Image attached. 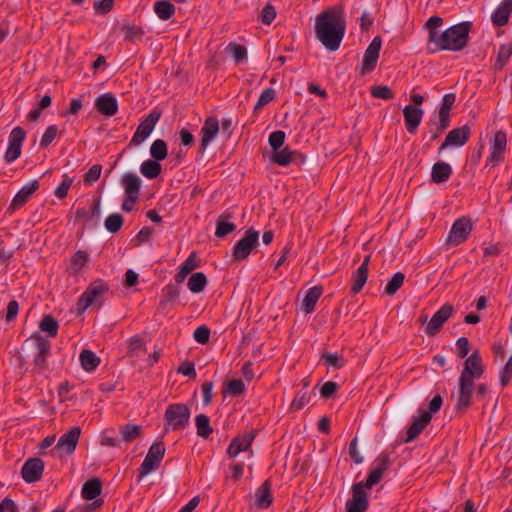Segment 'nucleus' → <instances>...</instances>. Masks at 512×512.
<instances>
[{"mask_svg": "<svg viewBox=\"0 0 512 512\" xmlns=\"http://www.w3.org/2000/svg\"><path fill=\"white\" fill-rule=\"evenodd\" d=\"M295 155V152L290 150L288 147H285L284 149L276 150L274 151L273 155V161L281 166H286L289 163H291L293 156Z\"/></svg>", "mask_w": 512, "mask_h": 512, "instance_id": "nucleus-45", "label": "nucleus"}, {"mask_svg": "<svg viewBox=\"0 0 512 512\" xmlns=\"http://www.w3.org/2000/svg\"><path fill=\"white\" fill-rule=\"evenodd\" d=\"M259 233L253 228H249L245 235L235 244L233 248V259L243 261L248 258L253 248L258 243Z\"/></svg>", "mask_w": 512, "mask_h": 512, "instance_id": "nucleus-6", "label": "nucleus"}, {"mask_svg": "<svg viewBox=\"0 0 512 512\" xmlns=\"http://www.w3.org/2000/svg\"><path fill=\"white\" fill-rule=\"evenodd\" d=\"M368 278V271H365L364 266H359L358 269L352 276L351 291L353 294H357L361 291Z\"/></svg>", "mask_w": 512, "mask_h": 512, "instance_id": "nucleus-38", "label": "nucleus"}, {"mask_svg": "<svg viewBox=\"0 0 512 512\" xmlns=\"http://www.w3.org/2000/svg\"><path fill=\"white\" fill-rule=\"evenodd\" d=\"M276 17V10L271 4H267L261 11L260 20L264 24H270Z\"/></svg>", "mask_w": 512, "mask_h": 512, "instance_id": "nucleus-60", "label": "nucleus"}, {"mask_svg": "<svg viewBox=\"0 0 512 512\" xmlns=\"http://www.w3.org/2000/svg\"><path fill=\"white\" fill-rule=\"evenodd\" d=\"M245 391V384L240 379L228 381L224 386V393L232 396L241 395Z\"/></svg>", "mask_w": 512, "mask_h": 512, "instance_id": "nucleus-50", "label": "nucleus"}, {"mask_svg": "<svg viewBox=\"0 0 512 512\" xmlns=\"http://www.w3.org/2000/svg\"><path fill=\"white\" fill-rule=\"evenodd\" d=\"M38 187L39 182L37 180H34L23 186L13 198L10 209L16 210L23 206L28 201L30 196L38 189Z\"/></svg>", "mask_w": 512, "mask_h": 512, "instance_id": "nucleus-25", "label": "nucleus"}, {"mask_svg": "<svg viewBox=\"0 0 512 512\" xmlns=\"http://www.w3.org/2000/svg\"><path fill=\"white\" fill-rule=\"evenodd\" d=\"M207 285V278L202 272H197L191 275L188 280V289L193 293L202 292Z\"/></svg>", "mask_w": 512, "mask_h": 512, "instance_id": "nucleus-39", "label": "nucleus"}, {"mask_svg": "<svg viewBox=\"0 0 512 512\" xmlns=\"http://www.w3.org/2000/svg\"><path fill=\"white\" fill-rule=\"evenodd\" d=\"M338 390V384L333 381H328L320 389V394L323 398L327 399L332 397Z\"/></svg>", "mask_w": 512, "mask_h": 512, "instance_id": "nucleus-64", "label": "nucleus"}, {"mask_svg": "<svg viewBox=\"0 0 512 512\" xmlns=\"http://www.w3.org/2000/svg\"><path fill=\"white\" fill-rule=\"evenodd\" d=\"M454 307L446 303L444 304L428 321L425 333L428 336H435L441 330L443 324L452 316Z\"/></svg>", "mask_w": 512, "mask_h": 512, "instance_id": "nucleus-11", "label": "nucleus"}, {"mask_svg": "<svg viewBox=\"0 0 512 512\" xmlns=\"http://www.w3.org/2000/svg\"><path fill=\"white\" fill-rule=\"evenodd\" d=\"M405 275L401 272H397L393 275L392 279L388 282L385 287V293L387 295H394L398 289L403 285Z\"/></svg>", "mask_w": 512, "mask_h": 512, "instance_id": "nucleus-49", "label": "nucleus"}, {"mask_svg": "<svg viewBox=\"0 0 512 512\" xmlns=\"http://www.w3.org/2000/svg\"><path fill=\"white\" fill-rule=\"evenodd\" d=\"M121 184L124 187L125 194L128 197L139 198L141 180L133 173H127L122 176Z\"/></svg>", "mask_w": 512, "mask_h": 512, "instance_id": "nucleus-26", "label": "nucleus"}, {"mask_svg": "<svg viewBox=\"0 0 512 512\" xmlns=\"http://www.w3.org/2000/svg\"><path fill=\"white\" fill-rule=\"evenodd\" d=\"M470 134L471 129L468 125L452 129L440 146L439 152L441 153L449 146H463L468 141Z\"/></svg>", "mask_w": 512, "mask_h": 512, "instance_id": "nucleus-16", "label": "nucleus"}, {"mask_svg": "<svg viewBox=\"0 0 512 512\" xmlns=\"http://www.w3.org/2000/svg\"><path fill=\"white\" fill-rule=\"evenodd\" d=\"M57 126L56 125H51L49 126L44 135L42 136V139L40 141V146L42 148H46L57 136Z\"/></svg>", "mask_w": 512, "mask_h": 512, "instance_id": "nucleus-59", "label": "nucleus"}, {"mask_svg": "<svg viewBox=\"0 0 512 512\" xmlns=\"http://www.w3.org/2000/svg\"><path fill=\"white\" fill-rule=\"evenodd\" d=\"M512 12V0H503L491 16L495 26H504L508 23Z\"/></svg>", "mask_w": 512, "mask_h": 512, "instance_id": "nucleus-27", "label": "nucleus"}, {"mask_svg": "<svg viewBox=\"0 0 512 512\" xmlns=\"http://www.w3.org/2000/svg\"><path fill=\"white\" fill-rule=\"evenodd\" d=\"M44 461L41 458L33 457L25 461L21 468V476L26 483H34L42 478L44 472Z\"/></svg>", "mask_w": 512, "mask_h": 512, "instance_id": "nucleus-12", "label": "nucleus"}, {"mask_svg": "<svg viewBox=\"0 0 512 512\" xmlns=\"http://www.w3.org/2000/svg\"><path fill=\"white\" fill-rule=\"evenodd\" d=\"M431 419L432 416L429 412L421 411L419 417L415 418L412 424L408 427L404 442L409 443L415 440L424 430V428L429 424Z\"/></svg>", "mask_w": 512, "mask_h": 512, "instance_id": "nucleus-22", "label": "nucleus"}, {"mask_svg": "<svg viewBox=\"0 0 512 512\" xmlns=\"http://www.w3.org/2000/svg\"><path fill=\"white\" fill-rule=\"evenodd\" d=\"M322 358L326 364L334 368L340 369L343 366L342 356L339 354L324 353Z\"/></svg>", "mask_w": 512, "mask_h": 512, "instance_id": "nucleus-61", "label": "nucleus"}, {"mask_svg": "<svg viewBox=\"0 0 512 512\" xmlns=\"http://www.w3.org/2000/svg\"><path fill=\"white\" fill-rule=\"evenodd\" d=\"M235 62L239 63L247 58V50L243 45L230 43L228 46Z\"/></svg>", "mask_w": 512, "mask_h": 512, "instance_id": "nucleus-54", "label": "nucleus"}, {"mask_svg": "<svg viewBox=\"0 0 512 512\" xmlns=\"http://www.w3.org/2000/svg\"><path fill=\"white\" fill-rule=\"evenodd\" d=\"M109 290V285L101 279L92 282L81 297L78 299L77 308L79 313H83L91 304L97 301Z\"/></svg>", "mask_w": 512, "mask_h": 512, "instance_id": "nucleus-4", "label": "nucleus"}, {"mask_svg": "<svg viewBox=\"0 0 512 512\" xmlns=\"http://www.w3.org/2000/svg\"><path fill=\"white\" fill-rule=\"evenodd\" d=\"M193 337H194L196 342H198L200 344H206L209 341L210 329L207 326H205V325L199 326L194 331Z\"/></svg>", "mask_w": 512, "mask_h": 512, "instance_id": "nucleus-58", "label": "nucleus"}, {"mask_svg": "<svg viewBox=\"0 0 512 512\" xmlns=\"http://www.w3.org/2000/svg\"><path fill=\"white\" fill-rule=\"evenodd\" d=\"M312 397L307 391H300L296 394L295 398L291 402L290 409L292 411H298L304 408L307 404L310 403Z\"/></svg>", "mask_w": 512, "mask_h": 512, "instance_id": "nucleus-47", "label": "nucleus"}, {"mask_svg": "<svg viewBox=\"0 0 512 512\" xmlns=\"http://www.w3.org/2000/svg\"><path fill=\"white\" fill-rule=\"evenodd\" d=\"M255 437L254 431H249L244 433L243 435H239L232 439L228 449L227 454L229 457L234 458L240 452L246 451L250 448Z\"/></svg>", "mask_w": 512, "mask_h": 512, "instance_id": "nucleus-18", "label": "nucleus"}, {"mask_svg": "<svg viewBox=\"0 0 512 512\" xmlns=\"http://www.w3.org/2000/svg\"><path fill=\"white\" fill-rule=\"evenodd\" d=\"M190 409L186 404L177 403L167 406L164 420L165 430H182L185 429L190 421Z\"/></svg>", "mask_w": 512, "mask_h": 512, "instance_id": "nucleus-3", "label": "nucleus"}, {"mask_svg": "<svg viewBox=\"0 0 512 512\" xmlns=\"http://www.w3.org/2000/svg\"><path fill=\"white\" fill-rule=\"evenodd\" d=\"M123 31L125 33V40L126 41H130V42H133L135 41L136 39H139L142 37V35L144 34V31L142 29V27L140 26H125L123 28Z\"/></svg>", "mask_w": 512, "mask_h": 512, "instance_id": "nucleus-55", "label": "nucleus"}, {"mask_svg": "<svg viewBox=\"0 0 512 512\" xmlns=\"http://www.w3.org/2000/svg\"><path fill=\"white\" fill-rule=\"evenodd\" d=\"M165 295L163 300L160 302V306L164 308L168 303L176 300L180 295V289L173 285H168L164 289Z\"/></svg>", "mask_w": 512, "mask_h": 512, "instance_id": "nucleus-52", "label": "nucleus"}, {"mask_svg": "<svg viewBox=\"0 0 512 512\" xmlns=\"http://www.w3.org/2000/svg\"><path fill=\"white\" fill-rule=\"evenodd\" d=\"M483 372L484 368L482 365V359L479 351L476 350L466 358L460 378L474 381V379L481 377Z\"/></svg>", "mask_w": 512, "mask_h": 512, "instance_id": "nucleus-13", "label": "nucleus"}, {"mask_svg": "<svg viewBox=\"0 0 512 512\" xmlns=\"http://www.w3.org/2000/svg\"><path fill=\"white\" fill-rule=\"evenodd\" d=\"M472 231V223L469 218L462 217L457 219L449 232L447 243L450 245H459L466 241Z\"/></svg>", "mask_w": 512, "mask_h": 512, "instance_id": "nucleus-9", "label": "nucleus"}, {"mask_svg": "<svg viewBox=\"0 0 512 512\" xmlns=\"http://www.w3.org/2000/svg\"><path fill=\"white\" fill-rule=\"evenodd\" d=\"M119 432L124 442H132L141 435L142 428L140 425L125 424L120 427Z\"/></svg>", "mask_w": 512, "mask_h": 512, "instance_id": "nucleus-37", "label": "nucleus"}, {"mask_svg": "<svg viewBox=\"0 0 512 512\" xmlns=\"http://www.w3.org/2000/svg\"><path fill=\"white\" fill-rule=\"evenodd\" d=\"M272 502L271 484L269 480H266L256 491L255 505L260 509H267Z\"/></svg>", "mask_w": 512, "mask_h": 512, "instance_id": "nucleus-28", "label": "nucleus"}, {"mask_svg": "<svg viewBox=\"0 0 512 512\" xmlns=\"http://www.w3.org/2000/svg\"><path fill=\"white\" fill-rule=\"evenodd\" d=\"M79 359L82 368L87 372L95 370L100 364V358L94 352L88 349L82 350Z\"/></svg>", "mask_w": 512, "mask_h": 512, "instance_id": "nucleus-34", "label": "nucleus"}, {"mask_svg": "<svg viewBox=\"0 0 512 512\" xmlns=\"http://www.w3.org/2000/svg\"><path fill=\"white\" fill-rule=\"evenodd\" d=\"M25 137L26 132L22 127L18 126L12 129L9 135L8 147L4 156L7 163H12L20 157Z\"/></svg>", "mask_w": 512, "mask_h": 512, "instance_id": "nucleus-8", "label": "nucleus"}, {"mask_svg": "<svg viewBox=\"0 0 512 512\" xmlns=\"http://www.w3.org/2000/svg\"><path fill=\"white\" fill-rule=\"evenodd\" d=\"M151 157L156 161H162L167 157V144L162 139L155 140L150 147Z\"/></svg>", "mask_w": 512, "mask_h": 512, "instance_id": "nucleus-43", "label": "nucleus"}, {"mask_svg": "<svg viewBox=\"0 0 512 512\" xmlns=\"http://www.w3.org/2000/svg\"><path fill=\"white\" fill-rule=\"evenodd\" d=\"M275 97V90L272 89V88H266L265 90L262 91L255 107H254V110L257 111V110H260L262 109L265 105H267L269 102H271Z\"/></svg>", "mask_w": 512, "mask_h": 512, "instance_id": "nucleus-53", "label": "nucleus"}, {"mask_svg": "<svg viewBox=\"0 0 512 512\" xmlns=\"http://www.w3.org/2000/svg\"><path fill=\"white\" fill-rule=\"evenodd\" d=\"M123 225V217L121 214L119 213H113V214H110L106 219H105V222H104V226L105 228L110 232V233H116L118 232L121 227Z\"/></svg>", "mask_w": 512, "mask_h": 512, "instance_id": "nucleus-44", "label": "nucleus"}, {"mask_svg": "<svg viewBox=\"0 0 512 512\" xmlns=\"http://www.w3.org/2000/svg\"><path fill=\"white\" fill-rule=\"evenodd\" d=\"M80 434V427H72L59 438L56 446L51 450V453L63 452L66 455H71L76 449Z\"/></svg>", "mask_w": 512, "mask_h": 512, "instance_id": "nucleus-10", "label": "nucleus"}, {"mask_svg": "<svg viewBox=\"0 0 512 512\" xmlns=\"http://www.w3.org/2000/svg\"><path fill=\"white\" fill-rule=\"evenodd\" d=\"M511 55L512 43L501 45L498 51L496 62L494 64L495 69L501 70L506 65Z\"/></svg>", "mask_w": 512, "mask_h": 512, "instance_id": "nucleus-42", "label": "nucleus"}, {"mask_svg": "<svg viewBox=\"0 0 512 512\" xmlns=\"http://www.w3.org/2000/svg\"><path fill=\"white\" fill-rule=\"evenodd\" d=\"M423 115L424 111L421 108L412 105H407L403 109L405 125L409 133L413 134L416 132L418 126L422 121Z\"/></svg>", "mask_w": 512, "mask_h": 512, "instance_id": "nucleus-23", "label": "nucleus"}, {"mask_svg": "<svg viewBox=\"0 0 512 512\" xmlns=\"http://www.w3.org/2000/svg\"><path fill=\"white\" fill-rule=\"evenodd\" d=\"M102 493V482L99 478H92L86 481L82 487V497L85 500H94Z\"/></svg>", "mask_w": 512, "mask_h": 512, "instance_id": "nucleus-30", "label": "nucleus"}, {"mask_svg": "<svg viewBox=\"0 0 512 512\" xmlns=\"http://www.w3.org/2000/svg\"><path fill=\"white\" fill-rule=\"evenodd\" d=\"M140 171L145 177L154 179L160 175L161 165L154 159L146 160L141 164Z\"/></svg>", "mask_w": 512, "mask_h": 512, "instance_id": "nucleus-40", "label": "nucleus"}, {"mask_svg": "<svg viewBox=\"0 0 512 512\" xmlns=\"http://www.w3.org/2000/svg\"><path fill=\"white\" fill-rule=\"evenodd\" d=\"M144 340L138 336L131 337L129 339L128 355L138 356L140 352H145Z\"/></svg>", "mask_w": 512, "mask_h": 512, "instance_id": "nucleus-51", "label": "nucleus"}, {"mask_svg": "<svg viewBox=\"0 0 512 512\" xmlns=\"http://www.w3.org/2000/svg\"><path fill=\"white\" fill-rule=\"evenodd\" d=\"M474 388V381H469L461 378L459 379V392L458 400L456 403L457 410L465 411L470 406Z\"/></svg>", "mask_w": 512, "mask_h": 512, "instance_id": "nucleus-20", "label": "nucleus"}, {"mask_svg": "<svg viewBox=\"0 0 512 512\" xmlns=\"http://www.w3.org/2000/svg\"><path fill=\"white\" fill-rule=\"evenodd\" d=\"M370 93L377 99L391 100L394 98L393 91L386 85H374L370 88Z\"/></svg>", "mask_w": 512, "mask_h": 512, "instance_id": "nucleus-48", "label": "nucleus"}, {"mask_svg": "<svg viewBox=\"0 0 512 512\" xmlns=\"http://www.w3.org/2000/svg\"><path fill=\"white\" fill-rule=\"evenodd\" d=\"M452 174L451 166L446 162H437L432 166L431 181L433 183L446 182Z\"/></svg>", "mask_w": 512, "mask_h": 512, "instance_id": "nucleus-29", "label": "nucleus"}, {"mask_svg": "<svg viewBox=\"0 0 512 512\" xmlns=\"http://www.w3.org/2000/svg\"><path fill=\"white\" fill-rule=\"evenodd\" d=\"M161 117V112L154 109L152 110L146 118L140 122L138 125L136 132L134 133L130 145L138 146L142 142H144L149 135L152 133L156 123L159 121Z\"/></svg>", "mask_w": 512, "mask_h": 512, "instance_id": "nucleus-7", "label": "nucleus"}, {"mask_svg": "<svg viewBox=\"0 0 512 512\" xmlns=\"http://www.w3.org/2000/svg\"><path fill=\"white\" fill-rule=\"evenodd\" d=\"M367 507L368 500L363 482L354 484L352 487V498L346 503V512H364Z\"/></svg>", "mask_w": 512, "mask_h": 512, "instance_id": "nucleus-15", "label": "nucleus"}, {"mask_svg": "<svg viewBox=\"0 0 512 512\" xmlns=\"http://www.w3.org/2000/svg\"><path fill=\"white\" fill-rule=\"evenodd\" d=\"M197 267L198 263L196 261V252H192L184 261L180 269L183 271V273H187L189 275Z\"/></svg>", "mask_w": 512, "mask_h": 512, "instance_id": "nucleus-62", "label": "nucleus"}, {"mask_svg": "<svg viewBox=\"0 0 512 512\" xmlns=\"http://www.w3.org/2000/svg\"><path fill=\"white\" fill-rule=\"evenodd\" d=\"M321 295L322 287L320 286H314L307 291L302 302V310L304 311V313L309 314L314 310L315 305L319 298L321 297Z\"/></svg>", "mask_w": 512, "mask_h": 512, "instance_id": "nucleus-31", "label": "nucleus"}, {"mask_svg": "<svg viewBox=\"0 0 512 512\" xmlns=\"http://www.w3.org/2000/svg\"><path fill=\"white\" fill-rule=\"evenodd\" d=\"M381 45L382 38L380 36L374 37L364 53L361 74L369 73L375 69Z\"/></svg>", "mask_w": 512, "mask_h": 512, "instance_id": "nucleus-14", "label": "nucleus"}, {"mask_svg": "<svg viewBox=\"0 0 512 512\" xmlns=\"http://www.w3.org/2000/svg\"><path fill=\"white\" fill-rule=\"evenodd\" d=\"M175 6L168 0H160L154 3V12L159 19L166 21L175 14Z\"/></svg>", "mask_w": 512, "mask_h": 512, "instance_id": "nucleus-35", "label": "nucleus"}, {"mask_svg": "<svg viewBox=\"0 0 512 512\" xmlns=\"http://www.w3.org/2000/svg\"><path fill=\"white\" fill-rule=\"evenodd\" d=\"M383 473L384 472H382L381 469H378V468L371 471L368 474V477H367L365 483H363L364 487L371 488L372 486L377 484L381 480Z\"/></svg>", "mask_w": 512, "mask_h": 512, "instance_id": "nucleus-63", "label": "nucleus"}, {"mask_svg": "<svg viewBox=\"0 0 512 512\" xmlns=\"http://www.w3.org/2000/svg\"><path fill=\"white\" fill-rule=\"evenodd\" d=\"M95 107L102 115L113 116L118 111V102L112 94L106 93L96 99Z\"/></svg>", "mask_w": 512, "mask_h": 512, "instance_id": "nucleus-24", "label": "nucleus"}, {"mask_svg": "<svg viewBox=\"0 0 512 512\" xmlns=\"http://www.w3.org/2000/svg\"><path fill=\"white\" fill-rule=\"evenodd\" d=\"M58 327V321L51 315H45L39 324L40 330L46 332L49 337L57 335Z\"/></svg>", "mask_w": 512, "mask_h": 512, "instance_id": "nucleus-41", "label": "nucleus"}, {"mask_svg": "<svg viewBox=\"0 0 512 512\" xmlns=\"http://www.w3.org/2000/svg\"><path fill=\"white\" fill-rule=\"evenodd\" d=\"M506 145V133L503 131H497L491 143L490 161L492 162L493 166L498 165L504 159Z\"/></svg>", "mask_w": 512, "mask_h": 512, "instance_id": "nucleus-19", "label": "nucleus"}, {"mask_svg": "<svg viewBox=\"0 0 512 512\" xmlns=\"http://www.w3.org/2000/svg\"><path fill=\"white\" fill-rule=\"evenodd\" d=\"M231 217V214H224L218 218L215 231L216 237L223 238L236 230V225L229 221Z\"/></svg>", "mask_w": 512, "mask_h": 512, "instance_id": "nucleus-33", "label": "nucleus"}, {"mask_svg": "<svg viewBox=\"0 0 512 512\" xmlns=\"http://www.w3.org/2000/svg\"><path fill=\"white\" fill-rule=\"evenodd\" d=\"M219 130V121L216 117L210 116L205 120L204 125L201 128L202 138L200 143V150L202 152L205 151L206 147L215 138Z\"/></svg>", "mask_w": 512, "mask_h": 512, "instance_id": "nucleus-21", "label": "nucleus"}, {"mask_svg": "<svg viewBox=\"0 0 512 512\" xmlns=\"http://www.w3.org/2000/svg\"><path fill=\"white\" fill-rule=\"evenodd\" d=\"M471 28L472 23L465 21L449 27L445 31L441 32L439 37L433 35V39H435L436 42L433 44L429 52L436 53L444 50H463L468 44Z\"/></svg>", "mask_w": 512, "mask_h": 512, "instance_id": "nucleus-2", "label": "nucleus"}, {"mask_svg": "<svg viewBox=\"0 0 512 512\" xmlns=\"http://www.w3.org/2000/svg\"><path fill=\"white\" fill-rule=\"evenodd\" d=\"M442 24H443V19L440 16H432L425 23V27L428 31V39H427L428 51L431 49L433 44L436 42V40L433 39V35H436V37L440 36L441 32H439L438 29L442 26Z\"/></svg>", "mask_w": 512, "mask_h": 512, "instance_id": "nucleus-32", "label": "nucleus"}, {"mask_svg": "<svg viewBox=\"0 0 512 512\" xmlns=\"http://www.w3.org/2000/svg\"><path fill=\"white\" fill-rule=\"evenodd\" d=\"M102 166L100 164L93 165L84 175V182L86 184L95 183L101 176Z\"/></svg>", "mask_w": 512, "mask_h": 512, "instance_id": "nucleus-56", "label": "nucleus"}, {"mask_svg": "<svg viewBox=\"0 0 512 512\" xmlns=\"http://www.w3.org/2000/svg\"><path fill=\"white\" fill-rule=\"evenodd\" d=\"M346 21L341 5L328 8L315 20L316 38L328 51H336L344 38Z\"/></svg>", "mask_w": 512, "mask_h": 512, "instance_id": "nucleus-1", "label": "nucleus"}, {"mask_svg": "<svg viewBox=\"0 0 512 512\" xmlns=\"http://www.w3.org/2000/svg\"><path fill=\"white\" fill-rule=\"evenodd\" d=\"M165 451L166 449L163 442L154 443L149 448L148 453L139 468L140 478L145 477L160 467V463L165 455Z\"/></svg>", "mask_w": 512, "mask_h": 512, "instance_id": "nucleus-5", "label": "nucleus"}, {"mask_svg": "<svg viewBox=\"0 0 512 512\" xmlns=\"http://www.w3.org/2000/svg\"><path fill=\"white\" fill-rule=\"evenodd\" d=\"M89 256L85 251L76 252L71 259V271L77 274L88 262Z\"/></svg>", "mask_w": 512, "mask_h": 512, "instance_id": "nucleus-46", "label": "nucleus"}, {"mask_svg": "<svg viewBox=\"0 0 512 512\" xmlns=\"http://www.w3.org/2000/svg\"><path fill=\"white\" fill-rule=\"evenodd\" d=\"M31 339L34 341L37 349V354L34 357V364L40 370H44L47 367V357L50 354V343L40 335L32 336Z\"/></svg>", "mask_w": 512, "mask_h": 512, "instance_id": "nucleus-17", "label": "nucleus"}, {"mask_svg": "<svg viewBox=\"0 0 512 512\" xmlns=\"http://www.w3.org/2000/svg\"><path fill=\"white\" fill-rule=\"evenodd\" d=\"M195 425L197 428V435L202 438H208L212 432L213 429L210 426V419L205 414H199L195 418Z\"/></svg>", "mask_w": 512, "mask_h": 512, "instance_id": "nucleus-36", "label": "nucleus"}, {"mask_svg": "<svg viewBox=\"0 0 512 512\" xmlns=\"http://www.w3.org/2000/svg\"><path fill=\"white\" fill-rule=\"evenodd\" d=\"M285 140V133L283 131H274L269 136V145L276 151L283 145Z\"/></svg>", "mask_w": 512, "mask_h": 512, "instance_id": "nucleus-57", "label": "nucleus"}]
</instances>
